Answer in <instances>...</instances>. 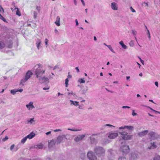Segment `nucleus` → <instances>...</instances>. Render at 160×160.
<instances>
[{"mask_svg":"<svg viewBox=\"0 0 160 160\" xmlns=\"http://www.w3.org/2000/svg\"><path fill=\"white\" fill-rule=\"evenodd\" d=\"M48 147L49 149L53 148L56 143V141L54 140H52L48 142Z\"/></svg>","mask_w":160,"mask_h":160,"instance_id":"ddd939ff","label":"nucleus"},{"mask_svg":"<svg viewBox=\"0 0 160 160\" xmlns=\"http://www.w3.org/2000/svg\"><path fill=\"white\" fill-rule=\"evenodd\" d=\"M35 136V133L33 132H32L29 135H27L26 136L28 138L31 139L34 137Z\"/></svg>","mask_w":160,"mask_h":160,"instance_id":"4be33fe9","label":"nucleus"},{"mask_svg":"<svg viewBox=\"0 0 160 160\" xmlns=\"http://www.w3.org/2000/svg\"><path fill=\"white\" fill-rule=\"evenodd\" d=\"M157 147V146L155 142H153V143H151L150 146L148 147V148L149 149H153L156 148Z\"/></svg>","mask_w":160,"mask_h":160,"instance_id":"aec40b11","label":"nucleus"},{"mask_svg":"<svg viewBox=\"0 0 160 160\" xmlns=\"http://www.w3.org/2000/svg\"><path fill=\"white\" fill-rule=\"evenodd\" d=\"M41 42V40L39 39H37L36 41L35 44L38 50H39L42 47Z\"/></svg>","mask_w":160,"mask_h":160,"instance_id":"4468645a","label":"nucleus"},{"mask_svg":"<svg viewBox=\"0 0 160 160\" xmlns=\"http://www.w3.org/2000/svg\"><path fill=\"white\" fill-rule=\"evenodd\" d=\"M132 115L133 116H135L137 115V113L135 112H134V110H132Z\"/></svg>","mask_w":160,"mask_h":160,"instance_id":"3c124183","label":"nucleus"},{"mask_svg":"<svg viewBox=\"0 0 160 160\" xmlns=\"http://www.w3.org/2000/svg\"><path fill=\"white\" fill-rule=\"evenodd\" d=\"M110 7L112 10L114 11L117 10L118 9V4L114 2L111 3Z\"/></svg>","mask_w":160,"mask_h":160,"instance_id":"9d476101","label":"nucleus"},{"mask_svg":"<svg viewBox=\"0 0 160 160\" xmlns=\"http://www.w3.org/2000/svg\"><path fill=\"white\" fill-rule=\"evenodd\" d=\"M94 152L98 157L101 158V159L105 156V150L101 147H96L94 149Z\"/></svg>","mask_w":160,"mask_h":160,"instance_id":"f03ea898","label":"nucleus"},{"mask_svg":"<svg viewBox=\"0 0 160 160\" xmlns=\"http://www.w3.org/2000/svg\"><path fill=\"white\" fill-rule=\"evenodd\" d=\"M34 69H36L35 73L37 78L39 79L41 78L43 74L44 73L45 70L42 68L41 64H39L35 65Z\"/></svg>","mask_w":160,"mask_h":160,"instance_id":"f257e3e1","label":"nucleus"},{"mask_svg":"<svg viewBox=\"0 0 160 160\" xmlns=\"http://www.w3.org/2000/svg\"><path fill=\"white\" fill-rule=\"evenodd\" d=\"M34 122V118H31L30 119V120H28V122L30 124H32Z\"/></svg>","mask_w":160,"mask_h":160,"instance_id":"2f4dec72","label":"nucleus"},{"mask_svg":"<svg viewBox=\"0 0 160 160\" xmlns=\"http://www.w3.org/2000/svg\"><path fill=\"white\" fill-rule=\"evenodd\" d=\"M0 18L4 22H5L6 21L5 18H4L0 14Z\"/></svg>","mask_w":160,"mask_h":160,"instance_id":"79ce46f5","label":"nucleus"},{"mask_svg":"<svg viewBox=\"0 0 160 160\" xmlns=\"http://www.w3.org/2000/svg\"><path fill=\"white\" fill-rule=\"evenodd\" d=\"M27 138H27V136L25 137L21 140V142L22 143H24L27 140Z\"/></svg>","mask_w":160,"mask_h":160,"instance_id":"7c9ffc66","label":"nucleus"},{"mask_svg":"<svg viewBox=\"0 0 160 160\" xmlns=\"http://www.w3.org/2000/svg\"><path fill=\"white\" fill-rule=\"evenodd\" d=\"M40 7H38V6L37 7L36 9H37V10L38 11V12H39L40 10Z\"/></svg>","mask_w":160,"mask_h":160,"instance_id":"052dcab7","label":"nucleus"},{"mask_svg":"<svg viewBox=\"0 0 160 160\" xmlns=\"http://www.w3.org/2000/svg\"><path fill=\"white\" fill-rule=\"evenodd\" d=\"M71 77H72V76H71V75L70 74V72H69L68 73V78H71Z\"/></svg>","mask_w":160,"mask_h":160,"instance_id":"bf43d9fd","label":"nucleus"},{"mask_svg":"<svg viewBox=\"0 0 160 160\" xmlns=\"http://www.w3.org/2000/svg\"><path fill=\"white\" fill-rule=\"evenodd\" d=\"M91 142L92 143H94L95 141V139L92 136L90 137Z\"/></svg>","mask_w":160,"mask_h":160,"instance_id":"72a5a7b5","label":"nucleus"},{"mask_svg":"<svg viewBox=\"0 0 160 160\" xmlns=\"http://www.w3.org/2000/svg\"><path fill=\"white\" fill-rule=\"evenodd\" d=\"M146 27L147 28V27L146 26ZM147 31H148V38H150V32H149V30H147Z\"/></svg>","mask_w":160,"mask_h":160,"instance_id":"6e6d98bb","label":"nucleus"},{"mask_svg":"<svg viewBox=\"0 0 160 160\" xmlns=\"http://www.w3.org/2000/svg\"><path fill=\"white\" fill-rule=\"evenodd\" d=\"M61 130L60 129H56L54 130V131L55 132H56L58 131H61Z\"/></svg>","mask_w":160,"mask_h":160,"instance_id":"0e129e2a","label":"nucleus"},{"mask_svg":"<svg viewBox=\"0 0 160 160\" xmlns=\"http://www.w3.org/2000/svg\"><path fill=\"white\" fill-rule=\"evenodd\" d=\"M129 45L131 47H133L134 46V41L132 40L130 41L129 43Z\"/></svg>","mask_w":160,"mask_h":160,"instance_id":"58836bf2","label":"nucleus"},{"mask_svg":"<svg viewBox=\"0 0 160 160\" xmlns=\"http://www.w3.org/2000/svg\"><path fill=\"white\" fill-rule=\"evenodd\" d=\"M118 160H126V158L124 157H119Z\"/></svg>","mask_w":160,"mask_h":160,"instance_id":"a19ab883","label":"nucleus"},{"mask_svg":"<svg viewBox=\"0 0 160 160\" xmlns=\"http://www.w3.org/2000/svg\"><path fill=\"white\" fill-rule=\"evenodd\" d=\"M83 6H85V3L83 0H81Z\"/></svg>","mask_w":160,"mask_h":160,"instance_id":"e2e57ef3","label":"nucleus"},{"mask_svg":"<svg viewBox=\"0 0 160 160\" xmlns=\"http://www.w3.org/2000/svg\"><path fill=\"white\" fill-rule=\"evenodd\" d=\"M156 133L153 132H151L148 134L149 137L152 139H154L156 138Z\"/></svg>","mask_w":160,"mask_h":160,"instance_id":"a211bd4d","label":"nucleus"},{"mask_svg":"<svg viewBox=\"0 0 160 160\" xmlns=\"http://www.w3.org/2000/svg\"><path fill=\"white\" fill-rule=\"evenodd\" d=\"M142 106H143L145 107H147V108H149L151 110H152L153 111L155 112L156 113H160V112H159L158 111H156V110L153 109L152 108H151V107H149V106H148L144 105H142Z\"/></svg>","mask_w":160,"mask_h":160,"instance_id":"bb28decb","label":"nucleus"},{"mask_svg":"<svg viewBox=\"0 0 160 160\" xmlns=\"http://www.w3.org/2000/svg\"><path fill=\"white\" fill-rule=\"evenodd\" d=\"M138 157V154L136 152H133L131 153L130 159L131 160L135 159Z\"/></svg>","mask_w":160,"mask_h":160,"instance_id":"2eb2a0df","label":"nucleus"},{"mask_svg":"<svg viewBox=\"0 0 160 160\" xmlns=\"http://www.w3.org/2000/svg\"><path fill=\"white\" fill-rule=\"evenodd\" d=\"M148 131L147 130L143 131L138 133V135L141 137L144 136L147 134Z\"/></svg>","mask_w":160,"mask_h":160,"instance_id":"dca6fc26","label":"nucleus"},{"mask_svg":"<svg viewBox=\"0 0 160 160\" xmlns=\"http://www.w3.org/2000/svg\"><path fill=\"white\" fill-rule=\"evenodd\" d=\"M5 46V44L3 42L0 41V49L4 48Z\"/></svg>","mask_w":160,"mask_h":160,"instance_id":"cd10ccee","label":"nucleus"},{"mask_svg":"<svg viewBox=\"0 0 160 160\" xmlns=\"http://www.w3.org/2000/svg\"><path fill=\"white\" fill-rule=\"evenodd\" d=\"M32 73L30 71H28L26 74L25 77L22 80V82H25L28 80L32 76Z\"/></svg>","mask_w":160,"mask_h":160,"instance_id":"423d86ee","label":"nucleus"},{"mask_svg":"<svg viewBox=\"0 0 160 160\" xmlns=\"http://www.w3.org/2000/svg\"><path fill=\"white\" fill-rule=\"evenodd\" d=\"M155 85L157 87H158V82L156 81V82H155Z\"/></svg>","mask_w":160,"mask_h":160,"instance_id":"13d9d810","label":"nucleus"},{"mask_svg":"<svg viewBox=\"0 0 160 160\" xmlns=\"http://www.w3.org/2000/svg\"><path fill=\"white\" fill-rule=\"evenodd\" d=\"M74 3V4L76 6L77 5V0H73Z\"/></svg>","mask_w":160,"mask_h":160,"instance_id":"69168bd1","label":"nucleus"},{"mask_svg":"<svg viewBox=\"0 0 160 160\" xmlns=\"http://www.w3.org/2000/svg\"><path fill=\"white\" fill-rule=\"evenodd\" d=\"M134 38L136 40V42H137V43L138 44V45L140 47H141V46H140V45L139 44V43H138V41H137V38H136V36H135L134 37Z\"/></svg>","mask_w":160,"mask_h":160,"instance_id":"680f3d73","label":"nucleus"},{"mask_svg":"<svg viewBox=\"0 0 160 160\" xmlns=\"http://www.w3.org/2000/svg\"><path fill=\"white\" fill-rule=\"evenodd\" d=\"M153 160H160V156L159 155H156L154 157Z\"/></svg>","mask_w":160,"mask_h":160,"instance_id":"f704fd0d","label":"nucleus"},{"mask_svg":"<svg viewBox=\"0 0 160 160\" xmlns=\"http://www.w3.org/2000/svg\"><path fill=\"white\" fill-rule=\"evenodd\" d=\"M108 158L109 160H112L114 158V151L111 149H109L108 151Z\"/></svg>","mask_w":160,"mask_h":160,"instance_id":"0eeeda50","label":"nucleus"},{"mask_svg":"<svg viewBox=\"0 0 160 160\" xmlns=\"http://www.w3.org/2000/svg\"><path fill=\"white\" fill-rule=\"evenodd\" d=\"M120 151L122 152L123 154H126L129 151V148L128 146L125 143L122 144L120 147Z\"/></svg>","mask_w":160,"mask_h":160,"instance_id":"7ed1b4c3","label":"nucleus"},{"mask_svg":"<svg viewBox=\"0 0 160 160\" xmlns=\"http://www.w3.org/2000/svg\"><path fill=\"white\" fill-rule=\"evenodd\" d=\"M17 92V91L16 89L12 90L10 91L11 93L13 95H15Z\"/></svg>","mask_w":160,"mask_h":160,"instance_id":"c85d7f7f","label":"nucleus"},{"mask_svg":"<svg viewBox=\"0 0 160 160\" xmlns=\"http://www.w3.org/2000/svg\"><path fill=\"white\" fill-rule=\"evenodd\" d=\"M78 81L80 83H84L85 82V81L82 78H80L79 79Z\"/></svg>","mask_w":160,"mask_h":160,"instance_id":"c9c22d12","label":"nucleus"},{"mask_svg":"<svg viewBox=\"0 0 160 160\" xmlns=\"http://www.w3.org/2000/svg\"><path fill=\"white\" fill-rule=\"evenodd\" d=\"M8 138L7 136H6L5 138H3L2 140L4 142L7 140L8 139Z\"/></svg>","mask_w":160,"mask_h":160,"instance_id":"09e8293b","label":"nucleus"},{"mask_svg":"<svg viewBox=\"0 0 160 160\" xmlns=\"http://www.w3.org/2000/svg\"><path fill=\"white\" fill-rule=\"evenodd\" d=\"M60 18L59 16H57L56 18V21L55 22V23L56 25L58 26H60Z\"/></svg>","mask_w":160,"mask_h":160,"instance_id":"5701e85b","label":"nucleus"},{"mask_svg":"<svg viewBox=\"0 0 160 160\" xmlns=\"http://www.w3.org/2000/svg\"><path fill=\"white\" fill-rule=\"evenodd\" d=\"M51 133V131H49V132H46V135H49V134H50V133Z\"/></svg>","mask_w":160,"mask_h":160,"instance_id":"774afa93","label":"nucleus"},{"mask_svg":"<svg viewBox=\"0 0 160 160\" xmlns=\"http://www.w3.org/2000/svg\"><path fill=\"white\" fill-rule=\"evenodd\" d=\"M0 12L2 13H3L4 12V9L1 6H0Z\"/></svg>","mask_w":160,"mask_h":160,"instance_id":"37998d69","label":"nucleus"},{"mask_svg":"<svg viewBox=\"0 0 160 160\" xmlns=\"http://www.w3.org/2000/svg\"><path fill=\"white\" fill-rule=\"evenodd\" d=\"M107 47L109 48V49L110 50V51L113 53H115V52L113 50L112 48L111 45H108L107 46Z\"/></svg>","mask_w":160,"mask_h":160,"instance_id":"473e14b6","label":"nucleus"},{"mask_svg":"<svg viewBox=\"0 0 160 160\" xmlns=\"http://www.w3.org/2000/svg\"><path fill=\"white\" fill-rule=\"evenodd\" d=\"M48 39L46 38L45 40V44L46 47L47 48L48 46Z\"/></svg>","mask_w":160,"mask_h":160,"instance_id":"ea45409f","label":"nucleus"},{"mask_svg":"<svg viewBox=\"0 0 160 160\" xmlns=\"http://www.w3.org/2000/svg\"><path fill=\"white\" fill-rule=\"evenodd\" d=\"M15 146L14 144H12V145L10 147V150L12 151V152H16L17 151L18 149V148H16L15 149H14V148Z\"/></svg>","mask_w":160,"mask_h":160,"instance_id":"393cba45","label":"nucleus"},{"mask_svg":"<svg viewBox=\"0 0 160 160\" xmlns=\"http://www.w3.org/2000/svg\"><path fill=\"white\" fill-rule=\"evenodd\" d=\"M108 138L111 139H114L117 137L118 135V134L117 132H109L107 134Z\"/></svg>","mask_w":160,"mask_h":160,"instance_id":"6e6552de","label":"nucleus"},{"mask_svg":"<svg viewBox=\"0 0 160 160\" xmlns=\"http://www.w3.org/2000/svg\"><path fill=\"white\" fill-rule=\"evenodd\" d=\"M122 108H130V107L128 106H123L122 107Z\"/></svg>","mask_w":160,"mask_h":160,"instance_id":"4d7b16f0","label":"nucleus"},{"mask_svg":"<svg viewBox=\"0 0 160 160\" xmlns=\"http://www.w3.org/2000/svg\"><path fill=\"white\" fill-rule=\"evenodd\" d=\"M50 87L49 86H47L46 88H43V89L44 90H46L49 89Z\"/></svg>","mask_w":160,"mask_h":160,"instance_id":"603ef678","label":"nucleus"},{"mask_svg":"<svg viewBox=\"0 0 160 160\" xmlns=\"http://www.w3.org/2000/svg\"><path fill=\"white\" fill-rule=\"evenodd\" d=\"M39 82L41 83H47L49 82V79L48 78L45 77H42L39 78Z\"/></svg>","mask_w":160,"mask_h":160,"instance_id":"9b49d317","label":"nucleus"},{"mask_svg":"<svg viewBox=\"0 0 160 160\" xmlns=\"http://www.w3.org/2000/svg\"><path fill=\"white\" fill-rule=\"evenodd\" d=\"M34 147L35 148L42 149L43 148V146L42 144L40 143L35 145Z\"/></svg>","mask_w":160,"mask_h":160,"instance_id":"412c9836","label":"nucleus"},{"mask_svg":"<svg viewBox=\"0 0 160 160\" xmlns=\"http://www.w3.org/2000/svg\"><path fill=\"white\" fill-rule=\"evenodd\" d=\"M132 32L133 35L135 36H136L137 34V32L135 30L132 29Z\"/></svg>","mask_w":160,"mask_h":160,"instance_id":"4c0bfd02","label":"nucleus"},{"mask_svg":"<svg viewBox=\"0 0 160 160\" xmlns=\"http://www.w3.org/2000/svg\"><path fill=\"white\" fill-rule=\"evenodd\" d=\"M133 127L132 126H124L123 127H119V129H122L127 128V129L129 130H132L133 129Z\"/></svg>","mask_w":160,"mask_h":160,"instance_id":"f3484780","label":"nucleus"},{"mask_svg":"<svg viewBox=\"0 0 160 160\" xmlns=\"http://www.w3.org/2000/svg\"><path fill=\"white\" fill-rule=\"evenodd\" d=\"M87 157L89 160H97V158L92 151H89L87 153Z\"/></svg>","mask_w":160,"mask_h":160,"instance_id":"39448f33","label":"nucleus"},{"mask_svg":"<svg viewBox=\"0 0 160 160\" xmlns=\"http://www.w3.org/2000/svg\"><path fill=\"white\" fill-rule=\"evenodd\" d=\"M68 130H70L72 131H79L81 130V129H77L75 128H72V129L70 128H68Z\"/></svg>","mask_w":160,"mask_h":160,"instance_id":"a878e982","label":"nucleus"},{"mask_svg":"<svg viewBox=\"0 0 160 160\" xmlns=\"http://www.w3.org/2000/svg\"><path fill=\"white\" fill-rule=\"evenodd\" d=\"M75 22H76V26L78 25L79 23L77 19L75 20Z\"/></svg>","mask_w":160,"mask_h":160,"instance_id":"864d4df0","label":"nucleus"},{"mask_svg":"<svg viewBox=\"0 0 160 160\" xmlns=\"http://www.w3.org/2000/svg\"><path fill=\"white\" fill-rule=\"evenodd\" d=\"M64 136H58L56 141L57 143H60L63 140Z\"/></svg>","mask_w":160,"mask_h":160,"instance_id":"6ab92c4d","label":"nucleus"},{"mask_svg":"<svg viewBox=\"0 0 160 160\" xmlns=\"http://www.w3.org/2000/svg\"><path fill=\"white\" fill-rule=\"evenodd\" d=\"M122 48L124 49H126L127 48V47L124 44H123L122 46H121Z\"/></svg>","mask_w":160,"mask_h":160,"instance_id":"de8ad7c7","label":"nucleus"},{"mask_svg":"<svg viewBox=\"0 0 160 160\" xmlns=\"http://www.w3.org/2000/svg\"><path fill=\"white\" fill-rule=\"evenodd\" d=\"M70 103L71 105H73L75 106L78 105L79 102L77 101H73L72 100H70Z\"/></svg>","mask_w":160,"mask_h":160,"instance_id":"b1692460","label":"nucleus"},{"mask_svg":"<svg viewBox=\"0 0 160 160\" xmlns=\"http://www.w3.org/2000/svg\"><path fill=\"white\" fill-rule=\"evenodd\" d=\"M69 81L68 78L66 79L65 80V86L66 87H68V82Z\"/></svg>","mask_w":160,"mask_h":160,"instance_id":"e433bc0d","label":"nucleus"},{"mask_svg":"<svg viewBox=\"0 0 160 160\" xmlns=\"http://www.w3.org/2000/svg\"><path fill=\"white\" fill-rule=\"evenodd\" d=\"M16 14L17 15H18L19 16H20L21 15L20 12V11H19V10H18V8H17V11L16 12Z\"/></svg>","mask_w":160,"mask_h":160,"instance_id":"a18cd8bd","label":"nucleus"},{"mask_svg":"<svg viewBox=\"0 0 160 160\" xmlns=\"http://www.w3.org/2000/svg\"><path fill=\"white\" fill-rule=\"evenodd\" d=\"M17 92H21L23 91V90L22 89H17Z\"/></svg>","mask_w":160,"mask_h":160,"instance_id":"5fc2aeb1","label":"nucleus"},{"mask_svg":"<svg viewBox=\"0 0 160 160\" xmlns=\"http://www.w3.org/2000/svg\"><path fill=\"white\" fill-rule=\"evenodd\" d=\"M119 133L122 135V138L124 140L130 139L132 137V135L128 134L127 132H119Z\"/></svg>","mask_w":160,"mask_h":160,"instance_id":"20e7f679","label":"nucleus"},{"mask_svg":"<svg viewBox=\"0 0 160 160\" xmlns=\"http://www.w3.org/2000/svg\"><path fill=\"white\" fill-rule=\"evenodd\" d=\"M119 43L122 46L123 44V41H121L120 42H119Z\"/></svg>","mask_w":160,"mask_h":160,"instance_id":"338daca9","label":"nucleus"},{"mask_svg":"<svg viewBox=\"0 0 160 160\" xmlns=\"http://www.w3.org/2000/svg\"><path fill=\"white\" fill-rule=\"evenodd\" d=\"M26 106L29 110H32L35 108L33 105V102L32 101H30L28 104L26 105Z\"/></svg>","mask_w":160,"mask_h":160,"instance_id":"1a4fd4ad","label":"nucleus"},{"mask_svg":"<svg viewBox=\"0 0 160 160\" xmlns=\"http://www.w3.org/2000/svg\"><path fill=\"white\" fill-rule=\"evenodd\" d=\"M130 9L132 12H136V11L132 8V7H130Z\"/></svg>","mask_w":160,"mask_h":160,"instance_id":"8fccbe9b","label":"nucleus"},{"mask_svg":"<svg viewBox=\"0 0 160 160\" xmlns=\"http://www.w3.org/2000/svg\"><path fill=\"white\" fill-rule=\"evenodd\" d=\"M38 15V13L35 12H34L33 13V16L34 18L35 19L36 18H37V15Z\"/></svg>","mask_w":160,"mask_h":160,"instance_id":"c03bdc74","label":"nucleus"},{"mask_svg":"<svg viewBox=\"0 0 160 160\" xmlns=\"http://www.w3.org/2000/svg\"><path fill=\"white\" fill-rule=\"evenodd\" d=\"M142 6L145 7H148V2H143L142 4Z\"/></svg>","mask_w":160,"mask_h":160,"instance_id":"c756f323","label":"nucleus"},{"mask_svg":"<svg viewBox=\"0 0 160 160\" xmlns=\"http://www.w3.org/2000/svg\"><path fill=\"white\" fill-rule=\"evenodd\" d=\"M85 136V134L78 135L75 138L74 140L76 142H78L81 141Z\"/></svg>","mask_w":160,"mask_h":160,"instance_id":"f8f14e48","label":"nucleus"},{"mask_svg":"<svg viewBox=\"0 0 160 160\" xmlns=\"http://www.w3.org/2000/svg\"><path fill=\"white\" fill-rule=\"evenodd\" d=\"M106 126H108L110 127H115L112 125H111L110 124H106L104 126V127L105 128Z\"/></svg>","mask_w":160,"mask_h":160,"instance_id":"49530a36","label":"nucleus"}]
</instances>
